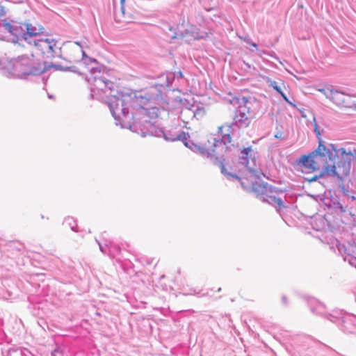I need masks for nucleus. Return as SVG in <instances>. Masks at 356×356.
I'll use <instances>...</instances> for the list:
<instances>
[{"label":"nucleus","mask_w":356,"mask_h":356,"mask_svg":"<svg viewBox=\"0 0 356 356\" xmlns=\"http://www.w3.org/2000/svg\"><path fill=\"white\" fill-rule=\"evenodd\" d=\"M221 291V288H219V289H218V291L219 292V291Z\"/></svg>","instance_id":"nucleus-49"},{"label":"nucleus","mask_w":356,"mask_h":356,"mask_svg":"<svg viewBox=\"0 0 356 356\" xmlns=\"http://www.w3.org/2000/svg\"><path fill=\"white\" fill-rule=\"evenodd\" d=\"M332 163L328 164L327 162L319 169V173L314 175L311 177H307L305 180L309 183L316 181L318 179L326 178V177H339L342 179L343 176H345L348 173L346 170V164L339 163V158L335 159L334 161H330Z\"/></svg>","instance_id":"nucleus-7"},{"label":"nucleus","mask_w":356,"mask_h":356,"mask_svg":"<svg viewBox=\"0 0 356 356\" xmlns=\"http://www.w3.org/2000/svg\"><path fill=\"white\" fill-rule=\"evenodd\" d=\"M47 70V63L35 60L33 55H22L6 63L0 62V73L8 77L25 79L29 75H40Z\"/></svg>","instance_id":"nucleus-3"},{"label":"nucleus","mask_w":356,"mask_h":356,"mask_svg":"<svg viewBox=\"0 0 356 356\" xmlns=\"http://www.w3.org/2000/svg\"><path fill=\"white\" fill-rule=\"evenodd\" d=\"M243 64L245 66V67L247 69H250L251 68V65H250L248 63L245 62V60L243 61Z\"/></svg>","instance_id":"nucleus-42"},{"label":"nucleus","mask_w":356,"mask_h":356,"mask_svg":"<svg viewBox=\"0 0 356 356\" xmlns=\"http://www.w3.org/2000/svg\"><path fill=\"white\" fill-rule=\"evenodd\" d=\"M96 241L97 242V243L99 245L100 251L105 254H108V248L110 246V242L108 243H105L103 244L97 240H96Z\"/></svg>","instance_id":"nucleus-31"},{"label":"nucleus","mask_w":356,"mask_h":356,"mask_svg":"<svg viewBox=\"0 0 356 356\" xmlns=\"http://www.w3.org/2000/svg\"><path fill=\"white\" fill-rule=\"evenodd\" d=\"M8 356H23V351L19 349L10 350Z\"/></svg>","instance_id":"nucleus-32"},{"label":"nucleus","mask_w":356,"mask_h":356,"mask_svg":"<svg viewBox=\"0 0 356 356\" xmlns=\"http://www.w3.org/2000/svg\"><path fill=\"white\" fill-rule=\"evenodd\" d=\"M266 54H268V56H271V57L276 58L275 56V52H273V51L268 52V53H266Z\"/></svg>","instance_id":"nucleus-44"},{"label":"nucleus","mask_w":356,"mask_h":356,"mask_svg":"<svg viewBox=\"0 0 356 356\" xmlns=\"http://www.w3.org/2000/svg\"><path fill=\"white\" fill-rule=\"evenodd\" d=\"M253 189L256 193H266L267 194L275 195L277 196L284 193L282 189L270 185L268 183L254 184L253 185Z\"/></svg>","instance_id":"nucleus-18"},{"label":"nucleus","mask_w":356,"mask_h":356,"mask_svg":"<svg viewBox=\"0 0 356 356\" xmlns=\"http://www.w3.org/2000/svg\"><path fill=\"white\" fill-rule=\"evenodd\" d=\"M266 82L268 83V86L273 88L278 94H282L283 92L282 88L278 86L277 83L275 81L270 79V78H267Z\"/></svg>","instance_id":"nucleus-30"},{"label":"nucleus","mask_w":356,"mask_h":356,"mask_svg":"<svg viewBox=\"0 0 356 356\" xmlns=\"http://www.w3.org/2000/svg\"><path fill=\"white\" fill-rule=\"evenodd\" d=\"M283 133L282 131H278L275 134V138H282Z\"/></svg>","instance_id":"nucleus-40"},{"label":"nucleus","mask_w":356,"mask_h":356,"mask_svg":"<svg viewBox=\"0 0 356 356\" xmlns=\"http://www.w3.org/2000/svg\"><path fill=\"white\" fill-rule=\"evenodd\" d=\"M257 195L262 202L274 207L277 212H280L281 209L286 207L282 199L277 195L267 194L266 193H257Z\"/></svg>","instance_id":"nucleus-16"},{"label":"nucleus","mask_w":356,"mask_h":356,"mask_svg":"<svg viewBox=\"0 0 356 356\" xmlns=\"http://www.w3.org/2000/svg\"><path fill=\"white\" fill-rule=\"evenodd\" d=\"M323 201L328 211L332 213L339 215L347 211V206L343 204L337 195L325 197Z\"/></svg>","instance_id":"nucleus-12"},{"label":"nucleus","mask_w":356,"mask_h":356,"mask_svg":"<svg viewBox=\"0 0 356 356\" xmlns=\"http://www.w3.org/2000/svg\"><path fill=\"white\" fill-rule=\"evenodd\" d=\"M236 103L238 105V107L236 109H243L244 108H246L247 113L250 116H254L255 113L250 109V102L246 97H236L235 99Z\"/></svg>","instance_id":"nucleus-22"},{"label":"nucleus","mask_w":356,"mask_h":356,"mask_svg":"<svg viewBox=\"0 0 356 356\" xmlns=\"http://www.w3.org/2000/svg\"><path fill=\"white\" fill-rule=\"evenodd\" d=\"M236 127L237 126L234 124V121L232 123H225L218 127V134H220V138L211 137L207 140L209 144H212L213 152L220 156V160L223 163L225 161L224 154L231 148V146L229 145L232 142L231 134L235 131Z\"/></svg>","instance_id":"nucleus-6"},{"label":"nucleus","mask_w":356,"mask_h":356,"mask_svg":"<svg viewBox=\"0 0 356 356\" xmlns=\"http://www.w3.org/2000/svg\"><path fill=\"white\" fill-rule=\"evenodd\" d=\"M314 131L318 139V147L308 154L301 155L294 162V166L302 167L309 172H317L320 169L318 160L321 158H327L329 161H334L348 154V149L339 147V145L326 143L321 138V133L318 125L314 118Z\"/></svg>","instance_id":"nucleus-2"},{"label":"nucleus","mask_w":356,"mask_h":356,"mask_svg":"<svg viewBox=\"0 0 356 356\" xmlns=\"http://www.w3.org/2000/svg\"><path fill=\"white\" fill-rule=\"evenodd\" d=\"M88 81L92 86L91 90H97L106 92L108 89L112 92L115 86L113 81L107 79L104 74H101L100 70H97L96 68H92Z\"/></svg>","instance_id":"nucleus-8"},{"label":"nucleus","mask_w":356,"mask_h":356,"mask_svg":"<svg viewBox=\"0 0 356 356\" xmlns=\"http://www.w3.org/2000/svg\"><path fill=\"white\" fill-rule=\"evenodd\" d=\"M250 44H251L252 47H257V44L256 43H254V42H252V43H250Z\"/></svg>","instance_id":"nucleus-46"},{"label":"nucleus","mask_w":356,"mask_h":356,"mask_svg":"<svg viewBox=\"0 0 356 356\" xmlns=\"http://www.w3.org/2000/svg\"><path fill=\"white\" fill-rule=\"evenodd\" d=\"M114 15H115V20H116L117 22H120V21H122V19H121V17H120V15H119V13H118V12L115 11Z\"/></svg>","instance_id":"nucleus-39"},{"label":"nucleus","mask_w":356,"mask_h":356,"mask_svg":"<svg viewBox=\"0 0 356 356\" xmlns=\"http://www.w3.org/2000/svg\"><path fill=\"white\" fill-rule=\"evenodd\" d=\"M191 25L188 20L182 19L181 22L176 26V27L170 26L169 30L173 31V35L171 36L172 38H184L188 37L191 31Z\"/></svg>","instance_id":"nucleus-14"},{"label":"nucleus","mask_w":356,"mask_h":356,"mask_svg":"<svg viewBox=\"0 0 356 356\" xmlns=\"http://www.w3.org/2000/svg\"><path fill=\"white\" fill-rule=\"evenodd\" d=\"M191 31L188 36L192 37L194 40L206 39L209 37V33L206 31H201L196 26H193L191 27Z\"/></svg>","instance_id":"nucleus-25"},{"label":"nucleus","mask_w":356,"mask_h":356,"mask_svg":"<svg viewBox=\"0 0 356 356\" xmlns=\"http://www.w3.org/2000/svg\"><path fill=\"white\" fill-rule=\"evenodd\" d=\"M307 304L311 312L316 315H325V318L332 321L330 317H333L332 314H325V305L320 302L314 298H310L307 300Z\"/></svg>","instance_id":"nucleus-17"},{"label":"nucleus","mask_w":356,"mask_h":356,"mask_svg":"<svg viewBox=\"0 0 356 356\" xmlns=\"http://www.w3.org/2000/svg\"><path fill=\"white\" fill-rule=\"evenodd\" d=\"M342 324L343 325V327H346V325H353L356 326V316L354 315H348L346 316L342 317L341 318L339 319Z\"/></svg>","instance_id":"nucleus-26"},{"label":"nucleus","mask_w":356,"mask_h":356,"mask_svg":"<svg viewBox=\"0 0 356 356\" xmlns=\"http://www.w3.org/2000/svg\"><path fill=\"white\" fill-rule=\"evenodd\" d=\"M81 53H82V60H86V58H89L90 60L92 61H94V62H96V60L95 59H92L90 58H89L86 53L85 52V51L83 49H81Z\"/></svg>","instance_id":"nucleus-36"},{"label":"nucleus","mask_w":356,"mask_h":356,"mask_svg":"<svg viewBox=\"0 0 356 356\" xmlns=\"http://www.w3.org/2000/svg\"><path fill=\"white\" fill-rule=\"evenodd\" d=\"M47 70L50 67H53L56 70H59L62 72H71L75 74H80V72L79 71V69L74 66V65H70V66H63L60 64H53L51 63L49 65H47Z\"/></svg>","instance_id":"nucleus-24"},{"label":"nucleus","mask_w":356,"mask_h":356,"mask_svg":"<svg viewBox=\"0 0 356 356\" xmlns=\"http://www.w3.org/2000/svg\"><path fill=\"white\" fill-rule=\"evenodd\" d=\"M36 29L38 30L37 32H38V35L45 33V29L43 26H39L38 27L36 26Z\"/></svg>","instance_id":"nucleus-35"},{"label":"nucleus","mask_w":356,"mask_h":356,"mask_svg":"<svg viewBox=\"0 0 356 356\" xmlns=\"http://www.w3.org/2000/svg\"><path fill=\"white\" fill-rule=\"evenodd\" d=\"M120 252V248L118 245L110 241V246L108 248V255L111 257H115Z\"/></svg>","instance_id":"nucleus-27"},{"label":"nucleus","mask_w":356,"mask_h":356,"mask_svg":"<svg viewBox=\"0 0 356 356\" xmlns=\"http://www.w3.org/2000/svg\"><path fill=\"white\" fill-rule=\"evenodd\" d=\"M254 116H250L248 113L245 108L243 109H236L234 116V124H236L238 129L248 127L251 122V119Z\"/></svg>","instance_id":"nucleus-15"},{"label":"nucleus","mask_w":356,"mask_h":356,"mask_svg":"<svg viewBox=\"0 0 356 356\" xmlns=\"http://www.w3.org/2000/svg\"><path fill=\"white\" fill-rule=\"evenodd\" d=\"M189 134L186 133V140L181 139L179 140V141H181L186 147L189 148L193 152L198 153L202 156L210 159L211 162L213 165H217L220 168L221 173L228 179L234 178L238 181H241V177L237 175L227 172L222 161L220 160V156H218L217 154H215L214 152H213L212 144H209V146H207L206 145H198L194 143L193 141L189 140Z\"/></svg>","instance_id":"nucleus-5"},{"label":"nucleus","mask_w":356,"mask_h":356,"mask_svg":"<svg viewBox=\"0 0 356 356\" xmlns=\"http://www.w3.org/2000/svg\"><path fill=\"white\" fill-rule=\"evenodd\" d=\"M185 102H186V104L185 103H183V104L187 108H188L189 110L191 109L192 107H193V104H190V102L187 100H185Z\"/></svg>","instance_id":"nucleus-38"},{"label":"nucleus","mask_w":356,"mask_h":356,"mask_svg":"<svg viewBox=\"0 0 356 356\" xmlns=\"http://www.w3.org/2000/svg\"><path fill=\"white\" fill-rule=\"evenodd\" d=\"M337 249L339 252V253L344 256V260L346 261V260H348V262L350 265H353V260L355 261L356 260V258L355 257H351V254L348 250V248L343 244H341L340 243H339V241H337Z\"/></svg>","instance_id":"nucleus-23"},{"label":"nucleus","mask_w":356,"mask_h":356,"mask_svg":"<svg viewBox=\"0 0 356 356\" xmlns=\"http://www.w3.org/2000/svg\"><path fill=\"white\" fill-rule=\"evenodd\" d=\"M280 95H281V96H282V97L284 99V101H285L286 102H287L289 104L291 105V106H293V107H296V106L295 104H293L292 102H291V101L289 99V98L287 97V96L286 95V94H285L284 92H282V94H280Z\"/></svg>","instance_id":"nucleus-33"},{"label":"nucleus","mask_w":356,"mask_h":356,"mask_svg":"<svg viewBox=\"0 0 356 356\" xmlns=\"http://www.w3.org/2000/svg\"><path fill=\"white\" fill-rule=\"evenodd\" d=\"M124 1L125 0H120V15L122 17H124V10H125V8H124Z\"/></svg>","instance_id":"nucleus-34"},{"label":"nucleus","mask_w":356,"mask_h":356,"mask_svg":"<svg viewBox=\"0 0 356 356\" xmlns=\"http://www.w3.org/2000/svg\"><path fill=\"white\" fill-rule=\"evenodd\" d=\"M63 224L68 225L72 231L78 232L76 220L72 217L65 218Z\"/></svg>","instance_id":"nucleus-28"},{"label":"nucleus","mask_w":356,"mask_h":356,"mask_svg":"<svg viewBox=\"0 0 356 356\" xmlns=\"http://www.w3.org/2000/svg\"><path fill=\"white\" fill-rule=\"evenodd\" d=\"M252 151V147H248L243 148V149L241 152V156H239L240 163L243 165L249 172L253 173L255 170L253 167L250 165L249 157L248 155L250 152Z\"/></svg>","instance_id":"nucleus-21"},{"label":"nucleus","mask_w":356,"mask_h":356,"mask_svg":"<svg viewBox=\"0 0 356 356\" xmlns=\"http://www.w3.org/2000/svg\"><path fill=\"white\" fill-rule=\"evenodd\" d=\"M74 44H76L77 46L80 47V48L81 49H84V47H87V45L86 44V42L83 43L82 41H75Z\"/></svg>","instance_id":"nucleus-37"},{"label":"nucleus","mask_w":356,"mask_h":356,"mask_svg":"<svg viewBox=\"0 0 356 356\" xmlns=\"http://www.w3.org/2000/svg\"><path fill=\"white\" fill-rule=\"evenodd\" d=\"M330 100L339 108L356 109V104L353 100V97L341 90L334 88Z\"/></svg>","instance_id":"nucleus-11"},{"label":"nucleus","mask_w":356,"mask_h":356,"mask_svg":"<svg viewBox=\"0 0 356 356\" xmlns=\"http://www.w3.org/2000/svg\"><path fill=\"white\" fill-rule=\"evenodd\" d=\"M177 74H178V76H179L181 77L182 76V72H178Z\"/></svg>","instance_id":"nucleus-47"},{"label":"nucleus","mask_w":356,"mask_h":356,"mask_svg":"<svg viewBox=\"0 0 356 356\" xmlns=\"http://www.w3.org/2000/svg\"><path fill=\"white\" fill-rule=\"evenodd\" d=\"M37 31L36 26L30 23H24V40L28 44H32L33 42L31 39L38 35Z\"/></svg>","instance_id":"nucleus-19"},{"label":"nucleus","mask_w":356,"mask_h":356,"mask_svg":"<svg viewBox=\"0 0 356 356\" xmlns=\"http://www.w3.org/2000/svg\"><path fill=\"white\" fill-rule=\"evenodd\" d=\"M6 250L10 252L13 257H17L23 253L24 246L18 241H10L6 245Z\"/></svg>","instance_id":"nucleus-20"},{"label":"nucleus","mask_w":356,"mask_h":356,"mask_svg":"<svg viewBox=\"0 0 356 356\" xmlns=\"http://www.w3.org/2000/svg\"><path fill=\"white\" fill-rule=\"evenodd\" d=\"M355 159L356 149H353V150L348 149V154L344 155L343 156L339 159V163H345L346 170H348V173H346L347 175L343 176L342 179H340L339 177H334L338 181V188L340 189V191L346 197H350V191L345 186L344 181L350 175L352 162Z\"/></svg>","instance_id":"nucleus-9"},{"label":"nucleus","mask_w":356,"mask_h":356,"mask_svg":"<svg viewBox=\"0 0 356 356\" xmlns=\"http://www.w3.org/2000/svg\"><path fill=\"white\" fill-rule=\"evenodd\" d=\"M175 79V74L171 73H167V74H163L159 77L158 81L154 83V86L152 87L151 91L148 94H145L143 95L142 94V92L140 91H132L130 92H117L118 95H111V97L108 99V106H109V104L113 100L115 99H122V96L124 95H128L131 93H135L138 92L140 93V95L143 97H146L148 99V101L147 102V104L145 105V107L146 108H151L152 107L151 106V104L152 102H156V103H159L163 100L162 97V89H164L165 88L170 87L173 81Z\"/></svg>","instance_id":"nucleus-4"},{"label":"nucleus","mask_w":356,"mask_h":356,"mask_svg":"<svg viewBox=\"0 0 356 356\" xmlns=\"http://www.w3.org/2000/svg\"><path fill=\"white\" fill-rule=\"evenodd\" d=\"M6 15V12L4 10V8L3 6H0V17L4 16Z\"/></svg>","instance_id":"nucleus-41"},{"label":"nucleus","mask_w":356,"mask_h":356,"mask_svg":"<svg viewBox=\"0 0 356 356\" xmlns=\"http://www.w3.org/2000/svg\"><path fill=\"white\" fill-rule=\"evenodd\" d=\"M122 97L120 99L114 98L109 104L110 111L117 126L122 129H129L143 137H163L169 142L186 140L185 131L176 134L172 131H164L156 124L159 109L154 106L151 108L145 107L148 99L143 97L138 92Z\"/></svg>","instance_id":"nucleus-1"},{"label":"nucleus","mask_w":356,"mask_h":356,"mask_svg":"<svg viewBox=\"0 0 356 356\" xmlns=\"http://www.w3.org/2000/svg\"><path fill=\"white\" fill-rule=\"evenodd\" d=\"M334 88L332 86H325L322 88H319L318 91L322 92L327 99H330Z\"/></svg>","instance_id":"nucleus-29"},{"label":"nucleus","mask_w":356,"mask_h":356,"mask_svg":"<svg viewBox=\"0 0 356 356\" xmlns=\"http://www.w3.org/2000/svg\"><path fill=\"white\" fill-rule=\"evenodd\" d=\"M48 97L51 99V98H52L53 97H52V95H48Z\"/></svg>","instance_id":"nucleus-48"},{"label":"nucleus","mask_w":356,"mask_h":356,"mask_svg":"<svg viewBox=\"0 0 356 356\" xmlns=\"http://www.w3.org/2000/svg\"><path fill=\"white\" fill-rule=\"evenodd\" d=\"M348 197L353 200H356V197L354 195H351L350 194V197Z\"/></svg>","instance_id":"nucleus-45"},{"label":"nucleus","mask_w":356,"mask_h":356,"mask_svg":"<svg viewBox=\"0 0 356 356\" xmlns=\"http://www.w3.org/2000/svg\"><path fill=\"white\" fill-rule=\"evenodd\" d=\"M282 302L284 305H287V298L286 296H282Z\"/></svg>","instance_id":"nucleus-43"},{"label":"nucleus","mask_w":356,"mask_h":356,"mask_svg":"<svg viewBox=\"0 0 356 356\" xmlns=\"http://www.w3.org/2000/svg\"><path fill=\"white\" fill-rule=\"evenodd\" d=\"M1 22V26L12 35L13 43L24 40V23L13 19L8 21L6 19Z\"/></svg>","instance_id":"nucleus-10"},{"label":"nucleus","mask_w":356,"mask_h":356,"mask_svg":"<svg viewBox=\"0 0 356 356\" xmlns=\"http://www.w3.org/2000/svg\"><path fill=\"white\" fill-rule=\"evenodd\" d=\"M57 41L54 39H40L33 41V44L39 49H40L43 54H48L47 56L55 57Z\"/></svg>","instance_id":"nucleus-13"}]
</instances>
